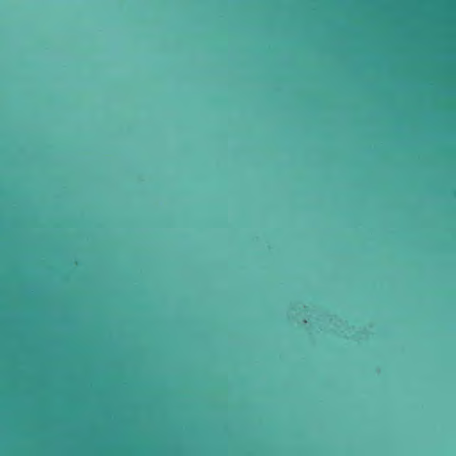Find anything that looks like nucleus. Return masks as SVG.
Wrapping results in <instances>:
<instances>
[{
  "mask_svg": "<svg viewBox=\"0 0 456 456\" xmlns=\"http://www.w3.org/2000/svg\"><path fill=\"white\" fill-rule=\"evenodd\" d=\"M216 372H0V377H151V376H190L216 374ZM229 374L230 372H220Z\"/></svg>",
  "mask_w": 456,
  "mask_h": 456,
  "instance_id": "obj_1",
  "label": "nucleus"
},
{
  "mask_svg": "<svg viewBox=\"0 0 456 456\" xmlns=\"http://www.w3.org/2000/svg\"><path fill=\"white\" fill-rule=\"evenodd\" d=\"M0 370H208L207 369H142V368H0Z\"/></svg>",
  "mask_w": 456,
  "mask_h": 456,
  "instance_id": "obj_2",
  "label": "nucleus"
}]
</instances>
